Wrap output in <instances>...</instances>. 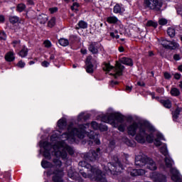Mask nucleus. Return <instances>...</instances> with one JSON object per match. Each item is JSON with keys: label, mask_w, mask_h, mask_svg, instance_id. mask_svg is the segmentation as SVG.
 I'll list each match as a JSON object with an SVG mask.
<instances>
[{"label": "nucleus", "mask_w": 182, "mask_h": 182, "mask_svg": "<svg viewBox=\"0 0 182 182\" xmlns=\"http://www.w3.org/2000/svg\"><path fill=\"white\" fill-rule=\"evenodd\" d=\"M89 129V124L85 125H79L78 128H74L73 124H70L68 127L67 132L59 136L60 131L53 132L50 136L51 144L47 141H41L39 146L41 147L40 152L42 153L46 159H50V153L54 154L55 159H53L54 167L56 170L53 172V181L55 182H63L62 177H63V170L60 168L62 161L59 160H66L68 158V153L73 154V149L68 146L66 142L75 143L76 137L77 139H85L86 136L91 140H93L95 144H100V140L97 138V134H95V132L87 131Z\"/></svg>", "instance_id": "nucleus-1"}, {"label": "nucleus", "mask_w": 182, "mask_h": 182, "mask_svg": "<svg viewBox=\"0 0 182 182\" xmlns=\"http://www.w3.org/2000/svg\"><path fill=\"white\" fill-rule=\"evenodd\" d=\"M156 134V128L149 122L141 123L138 133L135 135V140L137 143L144 144L146 141L153 143L154 141V134Z\"/></svg>", "instance_id": "nucleus-2"}, {"label": "nucleus", "mask_w": 182, "mask_h": 182, "mask_svg": "<svg viewBox=\"0 0 182 182\" xmlns=\"http://www.w3.org/2000/svg\"><path fill=\"white\" fill-rule=\"evenodd\" d=\"M79 167H82V169L80 171V174L82 176L85 178H90L91 180H95L96 181L100 182H107L105 175L102 174V171L97 168L91 166L90 164H87L86 161H80Z\"/></svg>", "instance_id": "nucleus-3"}, {"label": "nucleus", "mask_w": 182, "mask_h": 182, "mask_svg": "<svg viewBox=\"0 0 182 182\" xmlns=\"http://www.w3.org/2000/svg\"><path fill=\"white\" fill-rule=\"evenodd\" d=\"M101 120L104 123L111 124L112 127H118L119 132H124L127 127V123L124 122V116L119 112H109L101 116Z\"/></svg>", "instance_id": "nucleus-4"}, {"label": "nucleus", "mask_w": 182, "mask_h": 182, "mask_svg": "<svg viewBox=\"0 0 182 182\" xmlns=\"http://www.w3.org/2000/svg\"><path fill=\"white\" fill-rule=\"evenodd\" d=\"M104 170L106 171L107 174L109 176H119V174L123 171V166L119 162V159L117 157H114L110 163H108L103 166Z\"/></svg>", "instance_id": "nucleus-5"}, {"label": "nucleus", "mask_w": 182, "mask_h": 182, "mask_svg": "<svg viewBox=\"0 0 182 182\" xmlns=\"http://www.w3.org/2000/svg\"><path fill=\"white\" fill-rule=\"evenodd\" d=\"M135 166H138V167H146L149 170H157V165L156 162L151 159V158H149L146 155L140 154L135 157Z\"/></svg>", "instance_id": "nucleus-6"}, {"label": "nucleus", "mask_w": 182, "mask_h": 182, "mask_svg": "<svg viewBox=\"0 0 182 182\" xmlns=\"http://www.w3.org/2000/svg\"><path fill=\"white\" fill-rule=\"evenodd\" d=\"M103 69L105 72H107V73H109V75L114 76V79H117V77L123 75L124 67L122 65V63L117 62L115 67L110 65L109 63H105Z\"/></svg>", "instance_id": "nucleus-7"}, {"label": "nucleus", "mask_w": 182, "mask_h": 182, "mask_svg": "<svg viewBox=\"0 0 182 182\" xmlns=\"http://www.w3.org/2000/svg\"><path fill=\"white\" fill-rule=\"evenodd\" d=\"M161 140H164V136L160 132H156V139L154 141V144L156 147H160V153L164 156H168V149H167V144H162Z\"/></svg>", "instance_id": "nucleus-8"}, {"label": "nucleus", "mask_w": 182, "mask_h": 182, "mask_svg": "<svg viewBox=\"0 0 182 182\" xmlns=\"http://www.w3.org/2000/svg\"><path fill=\"white\" fill-rule=\"evenodd\" d=\"M144 5L149 9H155V11H160L161 8V3L158 0H144Z\"/></svg>", "instance_id": "nucleus-9"}, {"label": "nucleus", "mask_w": 182, "mask_h": 182, "mask_svg": "<svg viewBox=\"0 0 182 182\" xmlns=\"http://www.w3.org/2000/svg\"><path fill=\"white\" fill-rule=\"evenodd\" d=\"M159 43L164 46V48H166V49H177L180 45H178V43L172 41H169L167 40H159Z\"/></svg>", "instance_id": "nucleus-10"}, {"label": "nucleus", "mask_w": 182, "mask_h": 182, "mask_svg": "<svg viewBox=\"0 0 182 182\" xmlns=\"http://www.w3.org/2000/svg\"><path fill=\"white\" fill-rule=\"evenodd\" d=\"M141 124H139L136 122H133L132 124H129L127 127V133L129 136L134 137L136 134H137V130L140 129V125Z\"/></svg>", "instance_id": "nucleus-11"}, {"label": "nucleus", "mask_w": 182, "mask_h": 182, "mask_svg": "<svg viewBox=\"0 0 182 182\" xmlns=\"http://www.w3.org/2000/svg\"><path fill=\"white\" fill-rule=\"evenodd\" d=\"M100 149H97L96 151H91L88 154H87L85 157V160H90V161H95V160H97L99 157H100Z\"/></svg>", "instance_id": "nucleus-12"}, {"label": "nucleus", "mask_w": 182, "mask_h": 182, "mask_svg": "<svg viewBox=\"0 0 182 182\" xmlns=\"http://www.w3.org/2000/svg\"><path fill=\"white\" fill-rule=\"evenodd\" d=\"M68 176L70 178H72V180H75V182H83L82 178L79 176V173L75 171L72 168L68 170Z\"/></svg>", "instance_id": "nucleus-13"}, {"label": "nucleus", "mask_w": 182, "mask_h": 182, "mask_svg": "<svg viewBox=\"0 0 182 182\" xmlns=\"http://www.w3.org/2000/svg\"><path fill=\"white\" fill-rule=\"evenodd\" d=\"M150 177L155 182H166V176L157 172L151 173Z\"/></svg>", "instance_id": "nucleus-14"}, {"label": "nucleus", "mask_w": 182, "mask_h": 182, "mask_svg": "<svg viewBox=\"0 0 182 182\" xmlns=\"http://www.w3.org/2000/svg\"><path fill=\"white\" fill-rule=\"evenodd\" d=\"M171 175V180L174 182H182L181 178H180V173L176 168H172L170 170Z\"/></svg>", "instance_id": "nucleus-15"}, {"label": "nucleus", "mask_w": 182, "mask_h": 182, "mask_svg": "<svg viewBox=\"0 0 182 182\" xmlns=\"http://www.w3.org/2000/svg\"><path fill=\"white\" fill-rule=\"evenodd\" d=\"M99 48H100V44H99V43H91L89 46L88 50L93 55H96L99 53Z\"/></svg>", "instance_id": "nucleus-16"}, {"label": "nucleus", "mask_w": 182, "mask_h": 182, "mask_svg": "<svg viewBox=\"0 0 182 182\" xmlns=\"http://www.w3.org/2000/svg\"><path fill=\"white\" fill-rule=\"evenodd\" d=\"M128 172L130 173L131 176L133 177H136V176H144V174H146V171L144 169H132V168H129L128 169Z\"/></svg>", "instance_id": "nucleus-17"}, {"label": "nucleus", "mask_w": 182, "mask_h": 182, "mask_svg": "<svg viewBox=\"0 0 182 182\" xmlns=\"http://www.w3.org/2000/svg\"><path fill=\"white\" fill-rule=\"evenodd\" d=\"M86 72L87 73H93V65H92V57L89 56L87 58L86 62Z\"/></svg>", "instance_id": "nucleus-18"}, {"label": "nucleus", "mask_w": 182, "mask_h": 182, "mask_svg": "<svg viewBox=\"0 0 182 182\" xmlns=\"http://www.w3.org/2000/svg\"><path fill=\"white\" fill-rule=\"evenodd\" d=\"M57 126H58L59 130H65V129H66V126H67L66 119H65V118L60 119L57 122Z\"/></svg>", "instance_id": "nucleus-19"}, {"label": "nucleus", "mask_w": 182, "mask_h": 182, "mask_svg": "<svg viewBox=\"0 0 182 182\" xmlns=\"http://www.w3.org/2000/svg\"><path fill=\"white\" fill-rule=\"evenodd\" d=\"M120 63L123 65H127V66H132L133 65V60L131 58H122L119 59Z\"/></svg>", "instance_id": "nucleus-20"}, {"label": "nucleus", "mask_w": 182, "mask_h": 182, "mask_svg": "<svg viewBox=\"0 0 182 182\" xmlns=\"http://www.w3.org/2000/svg\"><path fill=\"white\" fill-rule=\"evenodd\" d=\"M5 59L7 62H12L15 60V53L14 51H9L5 55Z\"/></svg>", "instance_id": "nucleus-21"}, {"label": "nucleus", "mask_w": 182, "mask_h": 182, "mask_svg": "<svg viewBox=\"0 0 182 182\" xmlns=\"http://www.w3.org/2000/svg\"><path fill=\"white\" fill-rule=\"evenodd\" d=\"M38 22L41 24H45L46 22H48V16L46 14H41L37 18Z\"/></svg>", "instance_id": "nucleus-22"}, {"label": "nucleus", "mask_w": 182, "mask_h": 182, "mask_svg": "<svg viewBox=\"0 0 182 182\" xmlns=\"http://www.w3.org/2000/svg\"><path fill=\"white\" fill-rule=\"evenodd\" d=\"M122 12H124V8L119 4H117L114 6V14H122Z\"/></svg>", "instance_id": "nucleus-23"}, {"label": "nucleus", "mask_w": 182, "mask_h": 182, "mask_svg": "<svg viewBox=\"0 0 182 182\" xmlns=\"http://www.w3.org/2000/svg\"><path fill=\"white\" fill-rule=\"evenodd\" d=\"M165 164L168 168L171 167L173 164H174V161H173V159H171V157H170V156L168 155L165 156Z\"/></svg>", "instance_id": "nucleus-24"}, {"label": "nucleus", "mask_w": 182, "mask_h": 182, "mask_svg": "<svg viewBox=\"0 0 182 182\" xmlns=\"http://www.w3.org/2000/svg\"><path fill=\"white\" fill-rule=\"evenodd\" d=\"M122 141H124V143H126L127 146H129V147H134V146H136L134 141L129 140L127 136L122 137Z\"/></svg>", "instance_id": "nucleus-25"}, {"label": "nucleus", "mask_w": 182, "mask_h": 182, "mask_svg": "<svg viewBox=\"0 0 182 182\" xmlns=\"http://www.w3.org/2000/svg\"><path fill=\"white\" fill-rule=\"evenodd\" d=\"M160 102L166 109H170L171 107V101H170V100H161Z\"/></svg>", "instance_id": "nucleus-26"}, {"label": "nucleus", "mask_w": 182, "mask_h": 182, "mask_svg": "<svg viewBox=\"0 0 182 182\" xmlns=\"http://www.w3.org/2000/svg\"><path fill=\"white\" fill-rule=\"evenodd\" d=\"M87 28V23L84 21H80L77 23V26L75 28L76 29H86Z\"/></svg>", "instance_id": "nucleus-27"}, {"label": "nucleus", "mask_w": 182, "mask_h": 182, "mask_svg": "<svg viewBox=\"0 0 182 182\" xmlns=\"http://www.w3.org/2000/svg\"><path fill=\"white\" fill-rule=\"evenodd\" d=\"M18 55L21 56V58H26V56H28V48H26L25 46L23 47V48L18 53Z\"/></svg>", "instance_id": "nucleus-28"}, {"label": "nucleus", "mask_w": 182, "mask_h": 182, "mask_svg": "<svg viewBox=\"0 0 182 182\" xmlns=\"http://www.w3.org/2000/svg\"><path fill=\"white\" fill-rule=\"evenodd\" d=\"M180 112H182V109L180 107H178L174 112H173V119L174 122L178 119V115L180 114Z\"/></svg>", "instance_id": "nucleus-29"}, {"label": "nucleus", "mask_w": 182, "mask_h": 182, "mask_svg": "<svg viewBox=\"0 0 182 182\" xmlns=\"http://www.w3.org/2000/svg\"><path fill=\"white\" fill-rule=\"evenodd\" d=\"M167 33L171 38H174L176 36V29L173 27H169L167 30Z\"/></svg>", "instance_id": "nucleus-30"}, {"label": "nucleus", "mask_w": 182, "mask_h": 182, "mask_svg": "<svg viewBox=\"0 0 182 182\" xmlns=\"http://www.w3.org/2000/svg\"><path fill=\"white\" fill-rule=\"evenodd\" d=\"M180 90L176 87L171 88V96H174L176 97L177 96H180Z\"/></svg>", "instance_id": "nucleus-31"}, {"label": "nucleus", "mask_w": 182, "mask_h": 182, "mask_svg": "<svg viewBox=\"0 0 182 182\" xmlns=\"http://www.w3.org/2000/svg\"><path fill=\"white\" fill-rule=\"evenodd\" d=\"M107 21L108 23H117L119 19L117 18L116 16H109L107 18Z\"/></svg>", "instance_id": "nucleus-32"}, {"label": "nucleus", "mask_w": 182, "mask_h": 182, "mask_svg": "<svg viewBox=\"0 0 182 182\" xmlns=\"http://www.w3.org/2000/svg\"><path fill=\"white\" fill-rule=\"evenodd\" d=\"M58 42H59V44L61 46H69V41L66 38H60Z\"/></svg>", "instance_id": "nucleus-33"}, {"label": "nucleus", "mask_w": 182, "mask_h": 182, "mask_svg": "<svg viewBox=\"0 0 182 182\" xmlns=\"http://www.w3.org/2000/svg\"><path fill=\"white\" fill-rule=\"evenodd\" d=\"M41 166L43 168H50V167H52V164L45 160H43L41 162Z\"/></svg>", "instance_id": "nucleus-34"}, {"label": "nucleus", "mask_w": 182, "mask_h": 182, "mask_svg": "<svg viewBox=\"0 0 182 182\" xmlns=\"http://www.w3.org/2000/svg\"><path fill=\"white\" fill-rule=\"evenodd\" d=\"M77 122H83L86 120V117L85 116V112H81L78 114L77 118Z\"/></svg>", "instance_id": "nucleus-35"}, {"label": "nucleus", "mask_w": 182, "mask_h": 182, "mask_svg": "<svg viewBox=\"0 0 182 182\" xmlns=\"http://www.w3.org/2000/svg\"><path fill=\"white\" fill-rule=\"evenodd\" d=\"M10 22L11 23H17V22H19V18L18 16H11L10 17Z\"/></svg>", "instance_id": "nucleus-36"}, {"label": "nucleus", "mask_w": 182, "mask_h": 182, "mask_svg": "<svg viewBox=\"0 0 182 182\" xmlns=\"http://www.w3.org/2000/svg\"><path fill=\"white\" fill-rule=\"evenodd\" d=\"M90 125L94 130H99V128L100 127V125H99V124L95 121L92 122Z\"/></svg>", "instance_id": "nucleus-37"}, {"label": "nucleus", "mask_w": 182, "mask_h": 182, "mask_svg": "<svg viewBox=\"0 0 182 182\" xmlns=\"http://www.w3.org/2000/svg\"><path fill=\"white\" fill-rule=\"evenodd\" d=\"M146 26H153V28H157V22L148 21L146 23Z\"/></svg>", "instance_id": "nucleus-38"}, {"label": "nucleus", "mask_w": 182, "mask_h": 182, "mask_svg": "<svg viewBox=\"0 0 182 182\" xmlns=\"http://www.w3.org/2000/svg\"><path fill=\"white\" fill-rule=\"evenodd\" d=\"M26 8V6L23 4H20L17 6V11L18 12H23V11Z\"/></svg>", "instance_id": "nucleus-39"}, {"label": "nucleus", "mask_w": 182, "mask_h": 182, "mask_svg": "<svg viewBox=\"0 0 182 182\" xmlns=\"http://www.w3.org/2000/svg\"><path fill=\"white\" fill-rule=\"evenodd\" d=\"M56 22V18L55 17H53L49 21H48V26L50 28H52L55 26V23Z\"/></svg>", "instance_id": "nucleus-40"}, {"label": "nucleus", "mask_w": 182, "mask_h": 182, "mask_svg": "<svg viewBox=\"0 0 182 182\" xmlns=\"http://www.w3.org/2000/svg\"><path fill=\"white\" fill-rule=\"evenodd\" d=\"M168 22V21H167V19H166L164 18H161L159 20V25H161V26L167 25Z\"/></svg>", "instance_id": "nucleus-41"}, {"label": "nucleus", "mask_w": 182, "mask_h": 182, "mask_svg": "<svg viewBox=\"0 0 182 182\" xmlns=\"http://www.w3.org/2000/svg\"><path fill=\"white\" fill-rule=\"evenodd\" d=\"M0 39L3 41L6 40V34L5 33V32L4 31L0 32Z\"/></svg>", "instance_id": "nucleus-42"}, {"label": "nucleus", "mask_w": 182, "mask_h": 182, "mask_svg": "<svg viewBox=\"0 0 182 182\" xmlns=\"http://www.w3.org/2000/svg\"><path fill=\"white\" fill-rule=\"evenodd\" d=\"M77 8H79V4L77 3H74L73 6H71L72 11H77Z\"/></svg>", "instance_id": "nucleus-43"}, {"label": "nucleus", "mask_w": 182, "mask_h": 182, "mask_svg": "<svg viewBox=\"0 0 182 182\" xmlns=\"http://www.w3.org/2000/svg\"><path fill=\"white\" fill-rule=\"evenodd\" d=\"M98 129L100 130V132H107V126H106V125H100V127Z\"/></svg>", "instance_id": "nucleus-44"}, {"label": "nucleus", "mask_w": 182, "mask_h": 182, "mask_svg": "<svg viewBox=\"0 0 182 182\" xmlns=\"http://www.w3.org/2000/svg\"><path fill=\"white\" fill-rule=\"evenodd\" d=\"M109 35L111 38H114L115 39H119L120 38V36H119V34H116L113 32H111Z\"/></svg>", "instance_id": "nucleus-45"}, {"label": "nucleus", "mask_w": 182, "mask_h": 182, "mask_svg": "<svg viewBox=\"0 0 182 182\" xmlns=\"http://www.w3.org/2000/svg\"><path fill=\"white\" fill-rule=\"evenodd\" d=\"M44 46L46 48H50V46H52V43H50L49 41H44Z\"/></svg>", "instance_id": "nucleus-46"}, {"label": "nucleus", "mask_w": 182, "mask_h": 182, "mask_svg": "<svg viewBox=\"0 0 182 182\" xmlns=\"http://www.w3.org/2000/svg\"><path fill=\"white\" fill-rule=\"evenodd\" d=\"M49 12L50 14H55V13L58 12V7L50 8L49 9Z\"/></svg>", "instance_id": "nucleus-47"}, {"label": "nucleus", "mask_w": 182, "mask_h": 182, "mask_svg": "<svg viewBox=\"0 0 182 182\" xmlns=\"http://www.w3.org/2000/svg\"><path fill=\"white\" fill-rule=\"evenodd\" d=\"M25 63L23 62V61H22V60H20L19 62H18V63H17V66H18V68H25Z\"/></svg>", "instance_id": "nucleus-48"}, {"label": "nucleus", "mask_w": 182, "mask_h": 182, "mask_svg": "<svg viewBox=\"0 0 182 182\" xmlns=\"http://www.w3.org/2000/svg\"><path fill=\"white\" fill-rule=\"evenodd\" d=\"M19 43H21L20 41H14L13 42V46L14 48H16V46H19Z\"/></svg>", "instance_id": "nucleus-49"}, {"label": "nucleus", "mask_w": 182, "mask_h": 182, "mask_svg": "<svg viewBox=\"0 0 182 182\" xmlns=\"http://www.w3.org/2000/svg\"><path fill=\"white\" fill-rule=\"evenodd\" d=\"M41 65L43 68H48V66H49V62L48 61H43V63H41Z\"/></svg>", "instance_id": "nucleus-50"}, {"label": "nucleus", "mask_w": 182, "mask_h": 182, "mask_svg": "<svg viewBox=\"0 0 182 182\" xmlns=\"http://www.w3.org/2000/svg\"><path fill=\"white\" fill-rule=\"evenodd\" d=\"M164 77H165V79H170L171 77V75H170V73H165Z\"/></svg>", "instance_id": "nucleus-51"}, {"label": "nucleus", "mask_w": 182, "mask_h": 182, "mask_svg": "<svg viewBox=\"0 0 182 182\" xmlns=\"http://www.w3.org/2000/svg\"><path fill=\"white\" fill-rule=\"evenodd\" d=\"M173 59L175 60H180V55L178 54H176L173 55Z\"/></svg>", "instance_id": "nucleus-52"}, {"label": "nucleus", "mask_w": 182, "mask_h": 182, "mask_svg": "<svg viewBox=\"0 0 182 182\" xmlns=\"http://www.w3.org/2000/svg\"><path fill=\"white\" fill-rule=\"evenodd\" d=\"M0 22L3 23V22H5V17L2 15H0Z\"/></svg>", "instance_id": "nucleus-53"}, {"label": "nucleus", "mask_w": 182, "mask_h": 182, "mask_svg": "<svg viewBox=\"0 0 182 182\" xmlns=\"http://www.w3.org/2000/svg\"><path fill=\"white\" fill-rule=\"evenodd\" d=\"M177 12H178V14L179 15H181V16H182V7L178 8Z\"/></svg>", "instance_id": "nucleus-54"}, {"label": "nucleus", "mask_w": 182, "mask_h": 182, "mask_svg": "<svg viewBox=\"0 0 182 182\" xmlns=\"http://www.w3.org/2000/svg\"><path fill=\"white\" fill-rule=\"evenodd\" d=\"M174 77L176 79V80H178L180 79V77H181V75L178 74V73H176L174 75Z\"/></svg>", "instance_id": "nucleus-55"}, {"label": "nucleus", "mask_w": 182, "mask_h": 182, "mask_svg": "<svg viewBox=\"0 0 182 182\" xmlns=\"http://www.w3.org/2000/svg\"><path fill=\"white\" fill-rule=\"evenodd\" d=\"M132 86H127L126 91L127 92H132Z\"/></svg>", "instance_id": "nucleus-56"}, {"label": "nucleus", "mask_w": 182, "mask_h": 182, "mask_svg": "<svg viewBox=\"0 0 182 182\" xmlns=\"http://www.w3.org/2000/svg\"><path fill=\"white\" fill-rule=\"evenodd\" d=\"M31 14H35V11H28L27 12V16H29L30 18H33V16H31Z\"/></svg>", "instance_id": "nucleus-57"}, {"label": "nucleus", "mask_w": 182, "mask_h": 182, "mask_svg": "<svg viewBox=\"0 0 182 182\" xmlns=\"http://www.w3.org/2000/svg\"><path fill=\"white\" fill-rule=\"evenodd\" d=\"M81 53H82L83 55H86V53H87V50L81 49Z\"/></svg>", "instance_id": "nucleus-58"}, {"label": "nucleus", "mask_w": 182, "mask_h": 182, "mask_svg": "<svg viewBox=\"0 0 182 182\" xmlns=\"http://www.w3.org/2000/svg\"><path fill=\"white\" fill-rule=\"evenodd\" d=\"M138 86H144V82L139 81L137 82Z\"/></svg>", "instance_id": "nucleus-59"}, {"label": "nucleus", "mask_w": 182, "mask_h": 182, "mask_svg": "<svg viewBox=\"0 0 182 182\" xmlns=\"http://www.w3.org/2000/svg\"><path fill=\"white\" fill-rule=\"evenodd\" d=\"M156 91L159 92V93H163V92H164V90L163 88H161V89H157Z\"/></svg>", "instance_id": "nucleus-60"}, {"label": "nucleus", "mask_w": 182, "mask_h": 182, "mask_svg": "<svg viewBox=\"0 0 182 182\" xmlns=\"http://www.w3.org/2000/svg\"><path fill=\"white\" fill-rule=\"evenodd\" d=\"M55 59V55L51 54L50 56V60H53Z\"/></svg>", "instance_id": "nucleus-61"}, {"label": "nucleus", "mask_w": 182, "mask_h": 182, "mask_svg": "<svg viewBox=\"0 0 182 182\" xmlns=\"http://www.w3.org/2000/svg\"><path fill=\"white\" fill-rule=\"evenodd\" d=\"M28 5H33V1H32V0H28Z\"/></svg>", "instance_id": "nucleus-62"}, {"label": "nucleus", "mask_w": 182, "mask_h": 182, "mask_svg": "<svg viewBox=\"0 0 182 182\" xmlns=\"http://www.w3.org/2000/svg\"><path fill=\"white\" fill-rule=\"evenodd\" d=\"M124 48L123 47H119V52H124Z\"/></svg>", "instance_id": "nucleus-63"}, {"label": "nucleus", "mask_w": 182, "mask_h": 182, "mask_svg": "<svg viewBox=\"0 0 182 182\" xmlns=\"http://www.w3.org/2000/svg\"><path fill=\"white\" fill-rule=\"evenodd\" d=\"M178 70L180 72H182V65H180L178 68Z\"/></svg>", "instance_id": "nucleus-64"}]
</instances>
